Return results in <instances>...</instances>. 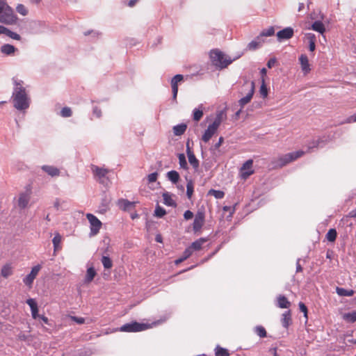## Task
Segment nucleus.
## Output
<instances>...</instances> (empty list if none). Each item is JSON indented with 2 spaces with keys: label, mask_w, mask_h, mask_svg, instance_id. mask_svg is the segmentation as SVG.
Here are the masks:
<instances>
[{
  "label": "nucleus",
  "mask_w": 356,
  "mask_h": 356,
  "mask_svg": "<svg viewBox=\"0 0 356 356\" xmlns=\"http://www.w3.org/2000/svg\"><path fill=\"white\" fill-rule=\"evenodd\" d=\"M13 81L14 88L11 98L13 106L18 111H25L30 106L31 98L23 86V81L13 77Z\"/></svg>",
  "instance_id": "f257e3e1"
},
{
  "label": "nucleus",
  "mask_w": 356,
  "mask_h": 356,
  "mask_svg": "<svg viewBox=\"0 0 356 356\" xmlns=\"http://www.w3.org/2000/svg\"><path fill=\"white\" fill-rule=\"evenodd\" d=\"M210 59L212 64L218 70H222L229 65L233 61L239 58L241 54H239L234 58L224 54L222 51L215 49H212L209 54Z\"/></svg>",
  "instance_id": "f03ea898"
},
{
  "label": "nucleus",
  "mask_w": 356,
  "mask_h": 356,
  "mask_svg": "<svg viewBox=\"0 0 356 356\" xmlns=\"http://www.w3.org/2000/svg\"><path fill=\"white\" fill-rule=\"evenodd\" d=\"M17 17L13 9L8 5L6 0H0V22L5 24H14Z\"/></svg>",
  "instance_id": "7ed1b4c3"
},
{
  "label": "nucleus",
  "mask_w": 356,
  "mask_h": 356,
  "mask_svg": "<svg viewBox=\"0 0 356 356\" xmlns=\"http://www.w3.org/2000/svg\"><path fill=\"white\" fill-rule=\"evenodd\" d=\"M305 154V152L302 150H298L293 152H290L282 155L279 157L277 166L280 168L287 165L291 161L296 160Z\"/></svg>",
  "instance_id": "20e7f679"
},
{
  "label": "nucleus",
  "mask_w": 356,
  "mask_h": 356,
  "mask_svg": "<svg viewBox=\"0 0 356 356\" xmlns=\"http://www.w3.org/2000/svg\"><path fill=\"white\" fill-rule=\"evenodd\" d=\"M221 121V115L219 114L216 116L212 124H209L207 129L205 130L202 138L204 142L207 143L211 138L213 135L220 125Z\"/></svg>",
  "instance_id": "39448f33"
},
{
  "label": "nucleus",
  "mask_w": 356,
  "mask_h": 356,
  "mask_svg": "<svg viewBox=\"0 0 356 356\" xmlns=\"http://www.w3.org/2000/svg\"><path fill=\"white\" fill-rule=\"evenodd\" d=\"M149 328V325L147 323H138L133 321L129 323L124 324L120 327V331L124 332H137L147 330Z\"/></svg>",
  "instance_id": "423d86ee"
},
{
  "label": "nucleus",
  "mask_w": 356,
  "mask_h": 356,
  "mask_svg": "<svg viewBox=\"0 0 356 356\" xmlns=\"http://www.w3.org/2000/svg\"><path fill=\"white\" fill-rule=\"evenodd\" d=\"M86 218L90 225V236L97 235L102 227V222L93 214L88 213Z\"/></svg>",
  "instance_id": "0eeeda50"
},
{
  "label": "nucleus",
  "mask_w": 356,
  "mask_h": 356,
  "mask_svg": "<svg viewBox=\"0 0 356 356\" xmlns=\"http://www.w3.org/2000/svg\"><path fill=\"white\" fill-rule=\"evenodd\" d=\"M31 188L30 186H28L26 188V191L19 194L18 198V207L20 209H24L28 206L31 199Z\"/></svg>",
  "instance_id": "6e6552de"
},
{
  "label": "nucleus",
  "mask_w": 356,
  "mask_h": 356,
  "mask_svg": "<svg viewBox=\"0 0 356 356\" xmlns=\"http://www.w3.org/2000/svg\"><path fill=\"white\" fill-rule=\"evenodd\" d=\"M245 86H246V85H245ZM247 86H248V93L246 94V95L245 97L241 98L238 100V104L241 108L244 107L245 105H246L251 101V99L253 97V95L254 93V81H251L250 83L247 84Z\"/></svg>",
  "instance_id": "1a4fd4ad"
},
{
  "label": "nucleus",
  "mask_w": 356,
  "mask_h": 356,
  "mask_svg": "<svg viewBox=\"0 0 356 356\" xmlns=\"http://www.w3.org/2000/svg\"><path fill=\"white\" fill-rule=\"evenodd\" d=\"M90 168L95 177H97L98 179L100 184H104V179L108 174V170L106 168H102L95 165H92Z\"/></svg>",
  "instance_id": "9d476101"
},
{
  "label": "nucleus",
  "mask_w": 356,
  "mask_h": 356,
  "mask_svg": "<svg viewBox=\"0 0 356 356\" xmlns=\"http://www.w3.org/2000/svg\"><path fill=\"white\" fill-rule=\"evenodd\" d=\"M204 212L198 211L195 216L193 229L195 232H199L204 223Z\"/></svg>",
  "instance_id": "9b49d317"
},
{
  "label": "nucleus",
  "mask_w": 356,
  "mask_h": 356,
  "mask_svg": "<svg viewBox=\"0 0 356 356\" xmlns=\"http://www.w3.org/2000/svg\"><path fill=\"white\" fill-rule=\"evenodd\" d=\"M253 161L249 159L246 161L241 168V175L243 179H247L254 173L252 170Z\"/></svg>",
  "instance_id": "f8f14e48"
},
{
  "label": "nucleus",
  "mask_w": 356,
  "mask_h": 356,
  "mask_svg": "<svg viewBox=\"0 0 356 356\" xmlns=\"http://www.w3.org/2000/svg\"><path fill=\"white\" fill-rule=\"evenodd\" d=\"M41 268L40 265H36L33 266L31 270V273L28 274L24 279L23 282L26 286H31L36 276L38 275L40 270Z\"/></svg>",
  "instance_id": "ddd939ff"
},
{
  "label": "nucleus",
  "mask_w": 356,
  "mask_h": 356,
  "mask_svg": "<svg viewBox=\"0 0 356 356\" xmlns=\"http://www.w3.org/2000/svg\"><path fill=\"white\" fill-rule=\"evenodd\" d=\"M294 34L293 29L291 27H286L277 33V38L279 42L291 39Z\"/></svg>",
  "instance_id": "4468645a"
},
{
  "label": "nucleus",
  "mask_w": 356,
  "mask_h": 356,
  "mask_svg": "<svg viewBox=\"0 0 356 356\" xmlns=\"http://www.w3.org/2000/svg\"><path fill=\"white\" fill-rule=\"evenodd\" d=\"M184 76L181 74H177L171 79V87L172 92V100L176 102L178 93V83L182 81Z\"/></svg>",
  "instance_id": "2eb2a0df"
},
{
  "label": "nucleus",
  "mask_w": 356,
  "mask_h": 356,
  "mask_svg": "<svg viewBox=\"0 0 356 356\" xmlns=\"http://www.w3.org/2000/svg\"><path fill=\"white\" fill-rule=\"evenodd\" d=\"M186 154L188 159V162L193 166V168L196 170L199 168V161L195 157L193 152L191 149L188 143L186 145Z\"/></svg>",
  "instance_id": "dca6fc26"
},
{
  "label": "nucleus",
  "mask_w": 356,
  "mask_h": 356,
  "mask_svg": "<svg viewBox=\"0 0 356 356\" xmlns=\"http://www.w3.org/2000/svg\"><path fill=\"white\" fill-rule=\"evenodd\" d=\"M301 70L304 74H307L310 72L311 68L309 63V59L305 54H301L298 58Z\"/></svg>",
  "instance_id": "f3484780"
},
{
  "label": "nucleus",
  "mask_w": 356,
  "mask_h": 356,
  "mask_svg": "<svg viewBox=\"0 0 356 356\" xmlns=\"http://www.w3.org/2000/svg\"><path fill=\"white\" fill-rule=\"evenodd\" d=\"M264 42V39L260 35H259L254 40H252L248 44V49L249 50H256L260 48Z\"/></svg>",
  "instance_id": "a211bd4d"
},
{
  "label": "nucleus",
  "mask_w": 356,
  "mask_h": 356,
  "mask_svg": "<svg viewBox=\"0 0 356 356\" xmlns=\"http://www.w3.org/2000/svg\"><path fill=\"white\" fill-rule=\"evenodd\" d=\"M135 202H130L126 199H120L118 202V205L122 210L126 211H129L131 207H134Z\"/></svg>",
  "instance_id": "6ab92c4d"
},
{
  "label": "nucleus",
  "mask_w": 356,
  "mask_h": 356,
  "mask_svg": "<svg viewBox=\"0 0 356 356\" xmlns=\"http://www.w3.org/2000/svg\"><path fill=\"white\" fill-rule=\"evenodd\" d=\"M42 170L47 173L51 177H56L60 175V170L56 167H54L53 165H42Z\"/></svg>",
  "instance_id": "aec40b11"
},
{
  "label": "nucleus",
  "mask_w": 356,
  "mask_h": 356,
  "mask_svg": "<svg viewBox=\"0 0 356 356\" xmlns=\"http://www.w3.org/2000/svg\"><path fill=\"white\" fill-rule=\"evenodd\" d=\"M282 325L284 327L288 328L291 323V311H286L283 314L281 319Z\"/></svg>",
  "instance_id": "412c9836"
},
{
  "label": "nucleus",
  "mask_w": 356,
  "mask_h": 356,
  "mask_svg": "<svg viewBox=\"0 0 356 356\" xmlns=\"http://www.w3.org/2000/svg\"><path fill=\"white\" fill-rule=\"evenodd\" d=\"M306 39L309 42V49L310 51H314L316 49V36L314 33H307L305 35Z\"/></svg>",
  "instance_id": "4be33fe9"
},
{
  "label": "nucleus",
  "mask_w": 356,
  "mask_h": 356,
  "mask_svg": "<svg viewBox=\"0 0 356 356\" xmlns=\"http://www.w3.org/2000/svg\"><path fill=\"white\" fill-rule=\"evenodd\" d=\"M16 50L13 45L9 44H5L1 47V52L7 56L13 55Z\"/></svg>",
  "instance_id": "5701e85b"
},
{
  "label": "nucleus",
  "mask_w": 356,
  "mask_h": 356,
  "mask_svg": "<svg viewBox=\"0 0 356 356\" xmlns=\"http://www.w3.org/2000/svg\"><path fill=\"white\" fill-rule=\"evenodd\" d=\"M207 239L206 238H200L197 240L191 243V246L188 247V248H191L192 252L193 250H200L202 248V245L205 242H207Z\"/></svg>",
  "instance_id": "b1692460"
},
{
  "label": "nucleus",
  "mask_w": 356,
  "mask_h": 356,
  "mask_svg": "<svg viewBox=\"0 0 356 356\" xmlns=\"http://www.w3.org/2000/svg\"><path fill=\"white\" fill-rule=\"evenodd\" d=\"M166 177L168 179L170 180L174 184H176L180 179L179 174L176 170H170L166 174Z\"/></svg>",
  "instance_id": "393cba45"
},
{
  "label": "nucleus",
  "mask_w": 356,
  "mask_h": 356,
  "mask_svg": "<svg viewBox=\"0 0 356 356\" xmlns=\"http://www.w3.org/2000/svg\"><path fill=\"white\" fill-rule=\"evenodd\" d=\"M291 303L284 296H279L277 298V306L282 309H287L290 307Z\"/></svg>",
  "instance_id": "a878e982"
},
{
  "label": "nucleus",
  "mask_w": 356,
  "mask_h": 356,
  "mask_svg": "<svg viewBox=\"0 0 356 356\" xmlns=\"http://www.w3.org/2000/svg\"><path fill=\"white\" fill-rule=\"evenodd\" d=\"M187 129V125L184 123H181L173 127V133L175 136H181L184 134Z\"/></svg>",
  "instance_id": "bb28decb"
},
{
  "label": "nucleus",
  "mask_w": 356,
  "mask_h": 356,
  "mask_svg": "<svg viewBox=\"0 0 356 356\" xmlns=\"http://www.w3.org/2000/svg\"><path fill=\"white\" fill-rule=\"evenodd\" d=\"M312 29L321 34L325 31V26L320 20H316L312 24Z\"/></svg>",
  "instance_id": "cd10ccee"
},
{
  "label": "nucleus",
  "mask_w": 356,
  "mask_h": 356,
  "mask_svg": "<svg viewBox=\"0 0 356 356\" xmlns=\"http://www.w3.org/2000/svg\"><path fill=\"white\" fill-rule=\"evenodd\" d=\"M61 241H62L61 235L58 232H56L54 234V236L52 239L54 251L59 250L61 248V247H60Z\"/></svg>",
  "instance_id": "c85d7f7f"
},
{
  "label": "nucleus",
  "mask_w": 356,
  "mask_h": 356,
  "mask_svg": "<svg viewBox=\"0 0 356 356\" xmlns=\"http://www.w3.org/2000/svg\"><path fill=\"white\" fill-rule=\"evenodd\" d=\"M163 203L169 207H175L177 206L176 202L172 200L171 195L168 193H163Z\"/></svg>",
  "instance_id": "c756f323"
},
{
  "label": "nucleus",
  "mask_w": 356,
  "mask_h": 356,
  "mask_svg": "<svg viewBox=\"0 0 356 356\" xmlns=\"http://www.w3.org/2000/svg\"><path fill=\"white\" fill-rule=\"evenodd\" d=\"M336 291L339 296L350 297L353 296L355 293V291H353V289H346L344 288L341 287H337Z\"/></svg>",
  "instance_id": "7c9ffc66"
},
{
  "label": "nucleus",
  "mask_w": 356,
  "mask_h": 356,
  "mask_svg": "<svg viewBox=\"0 0 356 356\" xmlns=\"http://www.w3.org/2000/svg\"><path fill=\"white\" fill-rule=\"evenodd\" d=\"M343 319L348 323L356 322V310L343 314Z\"/></svg>",
  "instance_id": "2f4dec72"
},
{
  "label": "nucleus",
  "mask_w": 356,
  "mask_h": 356,
  "mask_svg": "<svg viewBox=\"0 0 356 356\" xmlns=\"http://www.w3.org/2000/svg\"><path fill=\"white\" fill-rule=\"evenodd\" d=\"M12 273V267L10 266V264H6L2 267L1 274L3 277L7 278L10 275H11Z\"/></svg>",
  "instance_id": "473e14b6"
},
{
  "label": "nucleus",
  "mask_w": 356,
  "mask_h": 356,
  "mask_svg": "<svg viewBox=\"0 0 356 356\" xmlns=\"http://www.w3.org/2000/svg\"><path fill=\"white\" fill-rule=\"evenodd\" d=\"M101 261L105 269H110L113 266V261L108 256H102Z\"/></svg>",
  "instance_id": "72a5a7b5"
},
{
  "label": "nucleus",
  "mask_w": 356,
  "mask_h": 356,
  "mask_svg": "<svg viewBox=\"0 0 356 356\" xmlns=\"http://www.w3.org/2000/svg\"><path fill=\"white\" fill-rule=\"evenodd\" d=\"M191 254H192V250H191V248H186L185 250L183 252L182 257H180L178 259H177L175 261V264H178L179 263H181L182 261H184V260H186V259L190 257Z\"/></svg>",
  "instance_id": "f704fd0d"
},
{
  "label": "nucleus",
  "mask_w": 356,
  "mask_h": 356,
  "mask_svg": "<svg viewBox=\"0 0 356 356\" xmlns=\"http://www.w3.org/2000/svg\"><path fill=\"white\" fill-rule=\"evenodd\" d=\"M3 30H4L3 34L6 35L7 36L10 37V38L16 40H19L21 39V36L18 33L10 31L8 28L4 26Z\"/></svg>",
  "instance_id": "c9c22d12"
},
{
  "label": "nucleus",
  "mask_w": 356,
  "mask_h": 356,
  "mask_svg": "<svg viewBox=\"0 0 356 356\" xmlns=\"http://www.w3.org/2000/svg\"><path fill=\"white\" fill-rule=\"evenodd\" d=\"M337 236V233L335 229H330L326 234V239L330 242L335 241Z\"/></svg>",
  "instance_id": "e433bc0d"
},
{
  "label": "nucleus",
  "mask_w": 356,
  "mask_h": 356,
  "mask_svg": "<svg viewBox=\"0 0 356 356\" xmlns=\"http://www.w3.org/2000/svg\"><path fill=\"white\" fill-rule=\"evenodd\" d=\"M216 356H229V353L227 349L217 346L215 348Z\"/></svg>",
  "instance_id": "4c0bfd02"
},
{
  "label": "nucleus",
  "mask_w": 356,
  "mask_h": 356,
  "mask_svg": "<svg viewBox=\"0 0 356 356\" xmlns=\"http://www.w3.org/2000/svg\"><path fill=\"white\" fill-rule=\"evenodd\" d=\"M96 275V271L93 267H90L88 268L86 276V282H90L95 277Z\"/></svg>",
  "instance_id": "58836bf2"
},
{
  "label": "nucleus",
  "mask_w": 356,
  "mask_h": 356,
  "mask_svg": "<svg viewBox=\"0 0 356 356\" xmlns=\"http://www.w3.org/2000/svg\"><path fill=\"white\" fill-rule=\"evenodd\" d=\"M254 331L259 337L264 338L267 336L266 329L261 325H257L254 327Z\"/></svg>",
  "instance_id": "ea45409f"
},
{
  "label": "nucleus",
  "mask_w": 356,
  "mask_h": 356,
  "mask_svg": "<svg viewBox=\"0 0 356 356\" xmlns=\"http://www.w3.org/2000/svg\"><path fill=\"white\" fill-rule=\"evenodd\" d=\"M178 158L180 168L184 170H188V166L184 154H179Z\"/></svg>",
  "instance_id": "a19ab883"
},
{
  "label": "nucleus",
  "mask_w": 356,
  "mask_h": 356,
  "mask_svg": "<svg viewBox=\"0 0 356 356\" xmlns=\"http://www.w3.org/2000/svg\"><path fill=\"white\" fill-rule=\"evenodd\" d=\"M194 191V186L192 180H188L186 184V195L188 199H191Z\"/></svg>",
  "instance_id": "79ce46f5"
},
{
  "label": "nucleus",
  "mask_w": 356,
  "mask_h": 356,
  "mask_svg": "<svg viewBox=\"0 0 356 356\" xmlns=\"http://www.w3.org/2000/svg\"><path fill=\"white\" fill-rule=\"evenodd\" d=\"M275 34V29L273 26H270L266 29H264L261 33L260 35L264 38V37L272 36Z\"/></svg>",
  "instance_id": "37998d69"
},
{
  "label": "nucleus",
  "mask_w": 356,
  "mask_h": 356,
  "mask_svg": "<svg viewBox=\"0 0 356 356\" xmlns=\"http://www.w3.org/2000/svg\"><path fill=\"white\" fill-rule=\"evenodd\" d=\"M322 142H323L322 140L320 138H318L317 140H313L312 141L309 143L308 150L310 151L314 148H318L319 147H322V145H321Z\"/></svg>",
  "instance_id": "c03bdc74"
},
{
  "label": "nucleus",
  "mask_w": 356,
  "mask_h": 356,
  "mask_svg": "<svg viewBox=\"0 0 356 356\" xmlns=\"http://www.w3.org/2000/svg\"><path fill=\"white\" fill-rule=\"evenodd\" d=\"M259 92L263 98H266L268 96V88L265 84L264 78H262L261 80V85L260 86Z\"/></svg>",
  "instance_id": "a18cd8bd"
},
{
  "label": "nucleus",
  "mask_w": 356,
  "mask_h": 356,
  "mask_svg": "<svg viewBox=\"0 0 356 356\" xmlns=\"http://www.w3.org/2000/svg\"><path fill=\"white\" fill-rule=\"evenodd\" d=\"M209 194L213 195L216 199H222L225 196V193L222 191L211 189Z\"/></svg>",
  "instance_id": "49530a36"
},
{
  "label": "nucleus",
  "mask_w": 356,
  "mask_h": 356,
  "mask_svg": "<svg viewBox=\"0 0 356 356\" xmlns=\"http://www.w3.org/2000/svg\"><path fill=\"white\" fill-rule=\"evenodd\" d=\"M166 213L165 210L160 206H156L154 211V215L158 218H162Z\"/></svg>",
  "instance_id": "de8ad7c7"
},
{
  "label": "nucleus",
  "mask_w": 356,
  "mask_h": 356,
  "mask_svg": "<svg viewBox=\"0 0 356 356\" xmlns=\"http://www.w3.org/2000/svg\"><path fill=\"white\" fill-rule=\"evenodd\" d=\"M203 116V111L199 108H195L193 110V120L195 121H199Z\"/></svg>",
  "instance_id": "09e8293b"
},
{
  "label": "nucleus",
  "mask_w": 356,
  "mask_h": 356,
  "mask_svg": "<svg viewBox=\"0 0 356 356\" xmlns=\"http://www.w3.org/2000/svg\"><path fill=\"white\" fill-rule=\"evenodd\" d=\"M16 10L23 16H26L28 14V10L23 4H18L16 7Z\"/></svg>",
  "instance_id": "8fccbe9b"
},
{
  "label": "nucleus",
  "mask_w": 356,
  "mask_h": 356,
  "mask_svg": "<svg viewBox=\"0 0 356 356\" xmlns=\"http://www.w3.org/2000/svg\"><path fill=\"white\" fill-rule=\"evenodd\" d=\"M72 114V110L69 107H64L60 111V115L63 118L70 117Z\"/></svg>",
  "instance_id": "3c124183"
},
{
  "label": "nucleus",
  "mask_w": 356,
  "mask_h": 356,
  "mask_svg": "<svg viewBox=\"0 0 356 356\" xmlns=\"http://www.w3.org/2000/svg\"><path fill=\"white\" fill-rule=\"evenodd\" d=\"M339 225L351 227L353 225V222H350V218L346 215L341 218Z\"/></svg>",
  "instance_id": "603ef678"
},
{
  "label": "nucleus",
  "mask_w": 356,
  "mask_h": 356,
  "mask_svg": "<svg viewBox=\"0 0 356 356\" xmlns=\"http://www.w3.org/2000/svg\"><path fill=\"white\" fill-rule=\"evenodd\" d=\"M26 303L29 305V306L31 308V311L32 310H34V309H38V305H37V303L35 301L34 299H32V298H29L26 300Z\"/></svg>",
  "instance_id": "864d4df0"
},
{
  "label": "nucleus",
  "mask_w": 356,
  "mask_h": 356,
  "mask_svg": "<svg viewBox=\"0 0 356 356\" xmlns=\"http://www.w3.org/2000/svg\"><path fill=\"white\" fill-rule=\"evenodd\" d=\"M298 305H299V309H300V312H303L304 316L306 318H307V308L306 305L302 302H300Z\"/></svg>",
  "instance_id": "5fc2aeb1"
},
{
  "label": "nucleus",
  "mask_w": 356,
  "mask_h": 356,
  "mask_svg": "<svg viewBox=\"0 0 356 356\" xmlns=\"http://www.w3.org/2000/svg\"><path fill=\"white\" fill-rule=\"evenodd\" d=\"M158 177V173L156 172H152L147 176V179L149 183H152L156 181Z\"/></svg>",
  "instance_id": "6e6d98bb"
},
{
  "label": "nucleus",
  "mask_w": 356,
  "mask_h": 356,
  "mask_svg": "<svg viewBox=\"0 0 356 356\" xmlns=\"http://www.w3.org/2000/svg\"><path fill=\"white\" fill-rule=\"evenodd\" d=\"M139 0H122V2L129 7H134Z\"/></svg>",
  "instance_id": "4d7b16f0"
},
{
  "label": "nucleus",
  "mask_w": 356,
  "mask_h": 356,
  "mask_svg": "<svg viewBox=\"0 0 356 356\" xmlns=\"http://www.w3.org/2000/svg\"><path fill=\"white\" fill-rule=\"evenodd\" d=\"M72 320L74 322H76L78 324H83L85 323L84 318L82 317H77V316H72Z\"/></svg>",
  "instance_id": "13d9d810"
},
{
  "label": "nucleus",
  "mask_w": 356,
  "mask_h": 356,
  "mask_svg": "<svg viewBox=\"0 0 356 356\" xmlns=\"http://www.w3.org/2000/svg\"><path fill=\"white\" fill-rule=\"evenodd\" d=\"M92 113L97 118H100L102 116V111L97 106H95L93 108Z\"/></svg>",
  "instance_id": "bf43d9fd"
},
{
  "label": "nucleus",
  "mask_w": 356,
  "mask_h": 356,
  "mask_svg": "<svg viewBox=\"0 0 356 356\" xmlns=\"http://www.w3.org/2000/svg\"><path fill=\"white\" fill-rule=\"evenodd\" d=\"M193 217V213L190 210H187L184 213V218L185 220H190Z\"/></svg>",
  "instance_id": "052dcab7"
},
{
  "label": "nucleus",
  "mask_w": 356,
  "mask_h": 356,
  "mask_svg": "<svg viewBox=\"0 0 356 356\" xmlns=\"http://www.w3.org/2000/svg\"><path fill=\"white\" fill-rule=\"evenodd\" d=\"M223 141H224L223 137L220 136L218 139V141L213 145V149L215 150V149H218L221 146Z\"/></svg>",
  "instance_id": "680f3d73"
},
{
  "label": "nucleus",
  "mask_w": 356,
  "mask_h": 356,
  "mask_svg": "<svg viewBox=\"0 0 356 356\" xmlns=\"http://www.w3.org/2000/svg\"><path fill=\"white\" fill-rule=\"evenodd\" d=\"M276 62H277V60L275 58H272L269 59L267 63V67L268 68H272L275 65Z\"/></svg>",
  "instance_id": "e2e57ef3"
},
{
  "label": "nucleus",
  "mask_w": 356,
  "mask_h": 356,
  "mask_svg": "<svg viewBox=\"0 0 356 356\" xmlns=\"http://www.w3.org/2000/svg\"><path fill=\"white\" fill-rule=\"evenodd\" d=\"M224 211H229L230 213V216L233 214L234 212V208L229 207V206H224L222 208Z\"/></svg>",
  "instance_id": "0e129e2a"
},
{
  "label": "nucleus",
  "mask_w": 356,
  "mask_h": 356,
  "mask_svg": "<svg viewBox=\"0 0 356 356\" xmlns=\"http://www.w3.org/2000/svg\"><path fill=\"white\" fill-rule=\"evenodd\" d=\"M300 261V259L298 258L296 261V273L302 271V267L301 266Z\"/></svg>",
  "instance_id": "69168bd1"
},
{
  "label": "nucleus",
  "mask_w": 356,
  "mask_h": 356,
  "mask_svg": "<svg viewBox=\"0 0 356 356\" xmlns=\"http://www.w3.org/2000/svg\"><path fill=\"white\" fill-rule=\"evenodd\" d=\"M356 122V115H352V116H350L349 118H348L344 122L346 123H351V122Z\"/></svg>",
  "instance_id": "338daca9"
},
{
  "label": "nucleus",
  "mask_w": 356,
  "mask_h": 356,
  "mask_svg": "<svg viewBox=\"0 0 356 356\" xmlns=\"http://www.w3.org/2000/svg\"><path fill=\"white\" fill-rule=\"evenodd\" d=\"M347 216H348L350 218H356V209H355L352 210L351 211H350Z\"/></svg>",
  "instance_id": "774afa93"
}]
</instances>
